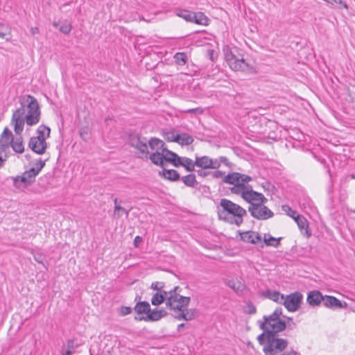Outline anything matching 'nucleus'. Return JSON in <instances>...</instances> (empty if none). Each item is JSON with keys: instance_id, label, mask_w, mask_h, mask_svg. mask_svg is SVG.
Listing matches in <instances>:
<instances>
[{"instance_id": "f257e3e1", "label": "nucleus", "mask_w": 355, "mask_h": 355, "mask_svg": "<svg viewBox=\"0 0 355 355\" xmlns=\"http://www.w3.org/2000/svg\"><path fill=\"white\" fill-rule=\"evenodd\" d=\"M251 180L250 176L237 172L228 173L223 178L224 183L232 185L230 188L232 193L240 195L244 200H252L253 196H259L258 192L253 191L252 187L248 184Z\"/></svg>"}, {"instance_id": "f03ea898", "label": "nucleus", "mask_w": 355, "mask_h": 355, "mask_svg": "<svg viewBox=\"0 0 355 355\" xmlns=\"http://www.w3.org/2000/svg\"><path fill=\"white\" fill-rule=\"evenodd\" d=\"M261 334L257 337L265 355H300L295 350L284 352L288 345V340L278 337V334Z\"/></svg>"}, {"instance_id": "7ed1b4c3", "label": "nucleus", "mask_w": 355, "mask_h": 355, "mask_svg": "<svg viewBox=\"0 0 355 355\" xmlns=\"http://www.w3.org/2000/svg\"><path fill=\"white\" fill-rule=\"evenodd\" d=\"M220 207L221 209L218 211L220 220L238 227L243 223L247 211L242 207L226 198L220 200Z\"/></svg>"}, {"instance_id": "20e7f679", "label": "nucleus", "mask_w": 355, "mask_h": 355, "mask_svg": "<svg viewBox=\"0 0 355 355\" xmlns=\"http://www.w3.org/2000/svg\"><path fill=\"white\" fill-rule=\"evenodd\" d=\"M282 309H276L270 315H264L263 321H259V328L263 330L262 334L276 335L283 331L286 327V322L283 320Z\"/></svg>"}, {"instance_id": "39448f33", "label": "nucleus", "mask_w": 355, "mask_h": 355, "mask_svg": "<svg viewBox=\"0 0 355 355\" xmlns=\"http://www.w3.org/2000/svg\"><path fill=\"white\" fill-rule=\"evenodd\" d=\"M259 196L252 197L253 199L245 200L250 203L248 211L251 216L258 220H267L273 216V212L269 209L265 203L268 201L262 193H258Z\"/></svg>"}, {"instance_id": "423d86ee", "label": "nucleus", "mask_w": 355, "mask_h": 355, "mask_svg": "<svg viewBox=\"0 0 355 355\" xmlns=\"http://www.w3.org/2000/svg\"><path fill=\"white\" fill-rule=\"evenodd\" d=\"M19 103L21 107L15 110L12 113L11 121L16 122V125L19 126L22 123V115L26 112L40 106L37 100L31 95H24L19 98Z\"/></svg>"}, {"instance_id": "0eeeda50", "label": "nucleus", "mask_w": 355, "mask_h": 355, "mask_svg": "<svg viewBox=\"0 0 355 355\" xmlns=\"http://www.w3.org/2000/svg\"><path fill=\"white\" fill-rule=\"evenodd\" d=\"M50 132L49 127L44 125H40L37 130V136L30 139L29 148L37 154H44L47 148L46 139L49 137Z\"/></svg>"}, {"instance_id": "6e6552de", "label": "nucleus", "mask_w": 355, "mask_h": 355, "mask_svg": "<svg viewBox=\"0 0 355 355\" xmlns=\"http://www.w3.org/2000/svg\"><path fill=\"white\" fill-rule=\"evenodd\" d=\"M180 287L175 286L168 291V296L166 299V305L175 313L181 311L182 309L187 308L190 303L191 298L184 297L180 294Z\"/></svg>"}, {"instance_id": "1a4fd4ad", "label": "nucleus", "mask_w": 355, "mask_h": 355, "mask_svg": "<svg viewBox=\"0 0 355 355\" xmlns=\"http://www.w3.org/2000/svg\"><path fill=\"white\" fill-rule=\"evenodd\" d=\"M22 116V123L19 128L16 125V122H10L15 134L19 136L22 133L25 123L28 126H33L39 123L41 118L40 107H35L34 110H30Z\"/></svg>"}, {"instance_id": "9d476101", "label": "nucleus", "mask_w": 355, "mask_h": 355, "mask_svg": "<svg viewBox=\"0 0 355 355\" xmlns=\"http://www.w3.org/2000/svg\"><path fill=\"white\" fill-rule=\"evenodd\" d=\"M225 60L230 67L236 71L254 73L252 66L249 64L243 58H238L232 51H227L225 54Z\"/></svg>"}, {"instance_id": "9b49d317", "label": "nucleus", "mask_w": 355, "mask_h": 355, "mask_svg": "<svg viewBox=\"0 0 355 355\" xmlns=\"http://www.w3.org/2000/svg\"><path fill=\"white\" fill-rule=\"evenodd\" d=\"M302 299V294L297 291L284 296L282 304L288 311L295 312L300 307Z\"/></svg>"}, {"instance_id": "f8f14e48", "label": "nucleus", "mask_w": 355, "mask_h": 355, "mask_svg": "<svg viewBox=\"0 0 355 355\" xmlns=\"http://www.w3.org/2000/svg\"><path fill=\"white\" fill-rule=\"evenodd\" d=\"M46 161V159L42 160L41 159L37 160V162L34 164L33 167L23 173L24 175L26 177L30 185L32 184L33 182H34L36 176L39 174V173L45 166Z\"/></svg>"}, {"instance_id": "ddd939ff", "label": "nucleus", "mask_w": 355, "mask_h": 355, "mask_svg": "<svg viewBox=\"0 0 355 355\" xmlns=\"http://www.w3.org/2000/svg\"><path fill=\"white\" fill-rule=\"evenodd\" d=\"M196 166L203 169H217L220 167V162L217 159H211L208 156L196 157Z\"/></svg>"}, {"instance_id": "4468645a", "label": "nucleus", "mask_w": 355, "mask_h": 355, "mask_svg": "<svg viewBox=\"0 0 355 355\" xmlns=\"http://www.w3.org/2000/svg\"><path fill=\"white\" fill-rule=\"evenodd\" d=\"M167 315V312L164 309H150V311L147 315L142 316V317H135V320H144L146 322H154L157 321L162 319V318L165 317Z\"/></svg>"}, {"instance_id": "2eb2a0df", "label": "nucleus", "mask_w": 355, "mask_h": 355, "mask_svg": "<svg viewBox=\"0 0 355 355\" xmlns=\"http://www.w3.org/2000/svg\"><path fill=\"white\" fill-rule=\"evenodd\" d=\"M241 240L244 242L257 244L261 241V235L254 231L239 232Z\"/></svg>"}, {"instance_id": "dca6fc26", "label": "nucleus", "mask_w": 355, "mask_h": 355, "mask_svg": "<svg viewBox=\"0 0 355 355\" xmlns=\"http://www.w3.org/2000/svg\"><path fill=\"white\" fill-rule=\"evenodd\" d=\"M322 304L325 307L329 309H342L346 308L347 306L346 302L342 303L336 297L330 295L323 296Z\"/></svg>"}, {"instance_id": "f3484780", "label": "nucleus", "mask_w": 355, "mask_h": 355, "mask_svg": "<svg viewBox=\"0 0 355 355\" xmlns=\"http://www.w3.org/2000/svg\"><path fill=\"white\" fill-rule=\"evenodd\" d=\"M294 220L297 223L302 234L305 236L306 238L310 237L311 233L309 228V223L307 220L302 215H297Z\"/></svg>"}, {"instance_id": "a211bd4d", "label": "nucleus", "mask_w": 355, "mask_h": 355, "mask_svg": "<svg viewBox=\"0 0 355 355\" xmlns=\"http://www.w3.org/2000/svg\"><path fill=\"white\" fill-rule=\"evenodd\" d=\"M130 144L132 147L138 150L142 155L145 156L148 155V151L146 142L143 141L140 137H132L130 140Z\"/></svg>"}, {"instance_id": "6ab92c4d", "label": "nucleus", "mask_w": 355, "mask_h": 355, "mask_svg": "<svg viewBox=\"0 0 355 355\" xmlns=\"http://www.w3.org/2000/svg\"><path fill=\"white\" fill-rule=\"evenodd\" d=\"M323 295L318 291H310L307 295V303L311 306H315L322 303Z\"/></svg>"}, {"instance_id": "aec40b11", "label": "nucleus", "mask_w": 355, "mask_h": 355, "mask_svg": "<svg viewBox=\"0 0 355 355\" xmlns=\"http://www.w3.org/2000/svg\"><path fill=\"white\" fill-rule=\"evenodd\" d=\"M196 314V311L193 309H188L187 308L182 309L181 311L175 314L174 317L178 320H184L189 321L193 320Z\"/></svg>"}, {"instance_id": "412c9836", "label": "nucleus", "mask_w": 355, "mask_h": 355, "mask_svg": "<svg viewBox=\"0 0 355 355\" xmlns=\"http://www.w3.org/2000/svg\"><path fill=\"white\" fill-rule=\"evenodd\" d=\"M182 166L188 171H193L195 170L196 160L193 162L191 159L188 157H179L178 162L175 164V166Z\"/></svg>"}, {"instance_id": "4be33fe9", "label": "nucleus", "mask_w": 355, "mask_h": 355, "mask_svg": "<svg viewBox=\"0 0 355 355\" xmlns=\"http://www.w3.org/2000/svg\"><path fill=\"white\" fill-rule=\"evenodd\" d=\"M263 295L266 297L279 304H282L284 300V295L276 291L266 290L263 293Z\"/></svg>"}, {"instance_id": "5701e85b", "label": "nucleus", "mask_w": 355, "mask_h": 355, "mask_svg": "<svg viewBox=\"0 0 355 355\" xmlns=\"http://www.w3.org/2000/svg\"><path fill=\"white\" fill-rule=\"evenodd\" d=\"M168 296V292L167 291H159L155 293L151 299V303L153 305L158 306L162 304L164 301L166 302V299Z\"/></svg>"}, {"instance_id": "b1692460", "label": "nucleus", "mask_w": 355, "mask_h": 355, "mask_svg": "<svg viewBox=\"0 0 355 355\" xmlns=\"http://www.w3.org/2000/svg\"><path fill=\"white\" fill-rule=\"evenodd\" d=\"M13 138L14 137L12 132L8 128H5L0 135V144L10 147Z\"/></svg>"}, {"instance_id": "393cba45", "label": "nucleus", "mask_w": 355, "mask_h": 355, "mask_svg": "<svg viewBox=\"0 0 355 355\" xmlns=\"http://www.w3.org/2000/svg\"><path fill=\"white\" fill-rule=\"evenodd\" d=\"M176 140V142L180 145H190L193 141V138L192 136L189 135L187 133H180L178 134L176 138L173 139Z\"/></svg>"}, {"instance_id": "a878e982", "label": "nucleus", "mask_w": 355, "mask_h": 355, "mask_svg": "<svg viewBox=\"0 0 355 355\" xmlns=\"http://www.w3.org/2000/svg\"><path fill=\"white\" fill-rule=\"evenodd\" d=\"M13 186L19 189L22 188H26L30 185L29 182L26 180V177L22 173L21 175H18L12 178Z\"/></svg>"}, {"instance_id": "bb28decb", "label": "nucleus", "mask_w": 355, "mask_h": 355, "mask_svg": "<svg viewBox=\"0 0 355 355\" xmlns=\"http://www.w3.org/2000/svg\"><path fill=\"white\" fill-rule=\"evenodd\" d=\"M192 22L199 25L207 26L209 24V19L201 12H193Z\"/></svg>"}, {"instance_id": "cd10ccee", "label": "nucleus", "mask_w": 355, "mask_h": 355, "mask_svg": "<svg viewBox=\"0 0 355 355\" xmlns=\"http://www.w3.org/2000/svg\"><path fill=\"white\" fill-rule=\"evenodd\" d=\"M227 285L238 294L243 293L245 290V285L238 280H230Z\"/></svg>"}, {"instance_id": "c85d7f7f", "label": "nucleus", "mask_w": 355, "mask_h": 355, "mask_svg": "<svg viewBox=\"0 0 355 355\" xmlns=\"http://www.w3.org/2000/svg\"><path fill=\"white\" fill-rule=\"evenodd\" d=\"M162 157L164 160L171 162L174 166L176 162H178V159L180 157L175 153L166 149L164 148L162 151Z\"/></svg>"}, {"instance_id": "c756f323", "label": "nucleus", "mask_w": 355, "mask_h": 355, "mask_svg": "<svg viewBox=\"0 0 355 355\" xmlns=\"http://www.w3.org/2000/svg\"><path fill=\"white\" fill-rule=\"evenodd\" d=\"M149 146L153 151L162 152V150L164 148V143L161 139L157 138H152L149 141Z\"/></svg>"}, {"instance_id": "7c9ffc66", "label": "nucleus", "mask_w": 355, "mask_h": 355, "mask_svg": "<svg viewBox=\"0 0 355 355\" xmlns=\"http://www.w3.org/2000/svg\"><path fill=\"white\" fill-rule=\"evenodd\" d=\"M134 309L138 314H145L147 315L150 311V306L148 302H140L137 303Z\"/></svg>"}, {"instance_id": "2f4dec72", "label": "nucleus", "mask_w": 355, "mask_h": 355, "mask_svg": "<svg viewBox=\"0 0 355 355\" xmlns=\"http://www.w3.org/2000/svg\"><path fill=\"white\" fill-rule=\"evenodd\" d=\"M10 146L17 153H22L24 151V146L21 137H17L15 139L13 138Z\"/></svg>"}, {"instance_id": "473e14b6", "label": "nucleus", "mask_w": 355, "mask_h": 355, "mask_svg": "<svg viewBox=\"0 0 355 355\" xmlns=\"http://www.w3.org/2000/svg\"><path fill=\"white\" fill-rule=\"evenodd\" d=\"M114 209L113 214V218L115 219H119L123 214H125L128 216L129 211L126 210L125 208L122 207L119 205L117 204V198L114 200Z\"/></svg>"}, {"instance_id": "72a5a7b5", "label": "nucleus", "mask_w": 355, "mask_h": 355, "mask_svg": "<svg viewBox=\"0 0 355 355\" xmlns=\"http://www.w3.org/2000/svg\"><path fill=\"white\" fill-rule=\"evenodd\" d=\"M152 162L157 166H162L164 163V159L162 152H154L150 156Z\"/></svg>"}, {"instance_id": "f704fd0d", "label": "nucleus", "mask_w": 355, "mask_h": 355, "mask_svg": "<svg viewBox=\"0 0 355 355\" xmlns=\"http://www.w3.org/2000/svg\"><path fill=\"white\" fill-rule=\"evenodd\" d=\"M163 176L170 180H177L180 178L179 173L175 170H164L162 171Z\"/></svg>"}, {"instance_id": "c9c22d12", "label": "nucleus", "mask_w": 355, "mask_h": 355, "mask_svg": "<svg viewBox=\"0 0 355 355\" xmlns=\"http://www.w3.org/2000/svg\"><path fill=\"white\" fill-rule=\"evenodd\" d=\"M187 55L185 53L179 52L174 55L175 62L180 66L184 65L187 62Z\"/></svg>"}, {"instance_id": "e433bc0d", "label": "nucleus", "mask_w": 355, "mask_h": 355, "mask_svg": "<svg viewBox=\"0 0 355 355\" xmlns=\"http://www.w3.org/2000/svg\"><path fill=\"white\" fill-rule=\"evenodd\" d=\"M9 146L0 144V167L3 165L8 157Z\"/></svg>"}, {"instance_id": "4c0bfd02", "label": "nucleus", "mask_w": 355, "mask_h": 355, "mask_svg": "<svg viewBox=\"0 0 355 355\" xmlns=\"http://www.w3.org/2000/svg\"><path fill=\"white\" fill-rule=\"evenodd\" d=\"M182 181L188 187H194L197 183L196 176L193 174H189L182 178Z\"/></svg>"}, {"instance_id": "58836bf2", "label": "nucleus", "mask_w": 355, "mask_h": 355, "mask_svg": "<svg viewBox=\"0 0 355 355\" xmlns=\"http://www.w3.org/2000/svg\"><path fill=\"white\" fill-rule=\"evenodd\" d=\"M279 239H275L271 236H267L265 234L263 241L266 245L277 247L279 245Z\"/></svg>"}, {"instance_id": "ea45409f", "label": "nucleus", "mask_w": 355, "mask_h": 355, "mask_svg": "<svg viewBox=\"0 0 355 355\" xmlns=\"http://www.w3.org/2000/svg\"><path fill=\"white\" fill-rule=\"evenodd\" d=\"M7 35H10V28L5 26L4 24L0 23V38H6V41L10 40L9 38L6 37Z\"/></svg>"}, {"instance_id": "a19ab883", "label": "nucleus", "mask_w": 355, "mask_h": 355, "mask_svg": "<svg viewBox=\"0 0 355 355\" xmlns=\"http://www.w3.org/2000/svg\"><path fill=\"white\" fill-rule=\"evenodd\" d=\"M177 15L187 21L192 22L193 12L189 10H181L177 13Z\"/></svg>"}, {"instance_id": "79ce46f5", "label": "nucleus", "mask_w": 355, "mask_h": 355, "mask_svg": "<svg viewBox=\"0 0 355 355\" xmlns=\"http://www.w3.org/2000/svg\"><path fill=\"white\" fill-rule=\"evenodd\" d=\"M91 132L88 128H82L80 130V136L83 140L87 141L90 139Z\"/></svg>"}, {"instance_id": "37998d69", "label": "nucleus", "mask_w": 355, "mask_h": 355, "mask_svg": "<svg viewBox=\"0 0 355 355\" xmlns=\"http://www.w3.org/2000/svg\"><path fill=\"white\" fill-rule=\"evenodd\" d=\"M257 311L255 306L250 302L246 303L244 307V312L248 314H254Z\"/></svg>"}, {"instance_id": "c03bdc74", "label": "nucleus", "mask_w": 355, "mask_h": 355, "mask_svg": "<svg viewBox=\"0 0 355 355\" xmlns=\"http://www.w3.org/2000/svg\"><path fill=\"white\" fill-rule=\"evenodd\" d=\"M282 208L284 211H285L290 217L293 218L294 220L296 216L298 215L295 211L293 210L288 205H283Z\"/></svg>"}, {"instance_id": "a18cd8bd", "label": "nucleus", "mask_w": 355, "mask_h": 355, "mask_svg": "<svg viewBox=\"0 0 355 355\" xmlns=\"http://www.w3.org/2000/svg\"><path fill=\"white\" fill-rule=\"evenodd\" d=\"M71 28L72 26L71 24L66 22L61 25L60 27V31L64 34H68L70 33Z\"/></svg>"}, {"instance_id": "49530a36", "label": "nucleus", "mask_w": 355, "mask_h": 355, "mask_svg": "<svg viewBox=\"0 0 355 355\" xmlns=\"http://www.w3.org/2000/svg\"><path fill=\"white\" fill-rule=\"evenodd\" d=\"M162 287H163V284L162 282H155L152 283V284H151V288L153 290L157 291V292L164 291L163 290H162Z\"/></svg>"}, {"instance_id": "de8ad7c7", "label": "nucleus", "mask_w": 355, "mask_h": 355, "mask_svg": "<svg viewBox=\"0 0 355 355\" xmlns=\"http://www.w3.org/2000/svg\"><path fill=\"white\" fill-rule=\"evenodd\" d=\"M132 311V309L131 308L128 307V306H122L121 309H120V311H119V313L121 315H127L128 314H130Z\"/></svg>"}, {"instance_id": "09e8293b", "label": "nucleus", "mask_w": 355, "mask_h": 355, "mask_svg": "<svg viewBox=\"0 0 355 355\" xmlns=\"http://www.w3.org/2000/svg\"><path fill=\"white\" fill-rule=\"evenodd\" d=\"M211 174L214 178H220L225 176V173L221 171H215L211 172Z\"/></svg>"}, {"instance_id": "8fccbe9b", "label": "nucleus", "mask_w": 355, "mask_h": 355, "mask_svg": "<svg viewBox=\"0 0 355 355\" xmlns=\"http://www.w3.org/2000/svg\"><path fill=\"white\" fill-rule=\"evenodd\" d=\"M185 112L187 113L202 114L203 111L200 107H197L194 109H189Z\"/></svg>"}, {"instance_id": "3c124183", "label": "nucleus", "mask_w": 355, "mask_h": 355, "mask_svg": "<svg viewBox=\"0 0 355 355\" xmlns=\"http://www.w3.org/2000/svg\"><path fill=\"white\" fill-rule=\"evenodd\" d=\"M220 162V164L221 163L225 164L226 166H229L230 165V162L228 161L227 158L225 157H220L219 159H217Z\"/></svg>"}, {"instance_id": "603ef678", "label": "nucleus", "mask_w": 355, "mask_h": 355, "mask_svg": "<svg viewBox=\"0 0 355 355\" xmlns=\"http://www.w3.org/2000/svg\"><path fill=\"white\" fill-rule=\"evenodd\" d=\"M178 134L175 133V132H171V133H169L168 135L167 136V139L170 141H174V142H176V140L173 139L174 138L175 139L176 138V136H177Z\"/></svg>"}, {"instance_id": "864d4df0", "label": "nucleus", "mask_w": 355, "mask_h": 355, "mask_svg": "<svg viewBox=\"0 0 355 355\" xmlns=\"http://www.w3.org/2000/svg\"><path fill=\"white\" fill-rule=\"evenodd\" d=\"M141 241H142L141 237L139 236H137L134 240L135 245L137 247L138 245V244L141 242Z\"/></svg>"}, {"instance_id": "5fc2aeb1", "label": "nucleus", "mask_w": 355, "mask_h": 355, "mask_svg": "<svg viewBox=\"0 0 355 355\" xmlns=\"http://www.w3.org/2000/svg\"><path fill=\"white\" fill-rule=\"evenodd\" d=\"M197 173H198V175L202 176V177H205L208 174L207 172L204 171L202 169L198 170Z\"/></svg>"}, {"instance_id": "6e6d98bb", "label": "nucleus", "mask_w": 355, "mask_h": 355, "mask_svg": "<svg viewBox=\"0 0 355 355\" xmlns=\"http://www.w3.org/2000/svg\"><path fill=\"white\" fill-rule=\"evenodd\" d=\"M31 31L32 34L35 35L39 33V29L37 27L31 28Z\"/></svg>"}, {"instance_id": "4d7b16f0", "label": "nucleus", "mask_w": 355, "mask_h": 355, "mask_svg": "<svg viewBox=\"0 0 355 355\" xmlns=\"http://www.w3.org/2000/svg\"><path fill=\"white\" fill-rule=\"evenodd\" d=\"M184 327V323H182V324H179L178 326V331H180L182 328H183Z\"/></svg>"}, {"instance_id": "13d9d810", "label": "nucleus", "mask_w": 355, "mask_h": 355, "mask_svg": "<svg viewBox=\"0 0 355 355\" xmlns=\"http://www.w3.org/2000/svg\"><path fill=\"white\" fill-rule=\"evenodd\" d=\"M34 259H35V260L36 261H37L38 263H42V261L41 260H40V259H39V258H38L37 257L35 256Z\"/></svg>"}, {"instance_id": "bf43d9fd", "label": "nucleus", "mask_w": 355, "mask_h": 355, "mask_svg": "<svg viewBox=\"0 0 355 355\" xmlns=\"http://www.w3.org/2000/svg\"><path fill=\"white\" fill-rule=\"evenodd\" d=\"M71 352L70 350H67L64 354H63L62 355H71Z\"/></svg>"}, {"instance_id": "052dcab7", "label": "nucleus", "mask_w": 355, "mask_h": 355, "mask_svg": "<svg viewBox=\"0 0 355 355\" xmlns=\"http://www.w3.org/2000/svg\"><path fill=\"white\" fill-rule=\"evenodd\" d=\"M287 320H288V324H289L290 322L293 323V321H292V319L291 318H287Z\"/></svg>"}, {"instance_id": "680f3d73", "label": "nucleus", "mask_w": 355, "mask_h": 355, "mask_svg": "<svg viewBox=\"0 0 355 355\" xmlns=\"http://www.w3.org/2000/svg\"><path fill=\"white\" fill-rule=\"evenodd\" d=\"M53 26H58V24H57L56 22H54V23H53Z\"/></svg>"}, {"instance_id": "e2e57ef3", "label": "nucleus", "mask_w": 355, "mask_h": 355, "mask_svg": "<svg viewBox=\"0 0 355 355\" xmlns=\"http://www.w3.org/2000/svg\"><path fill=\"white\" fill-rule=\"evenodd\" d=\"M352 178L355 179V175H352Z\"/></svg>"}, {"instance_id": "0e129e2a", "label": "nucleus", "mask_w": 355, "mask_h": 355, "mask_svg": "<svg viewBox=\"0 0 355 355\" xmlns=\"http://www.w3.org/2000/svg\"><path fill=\"white\" fill-rule=\"evenodd\" d=\"M91 355H92V354H91Z\"/></svg>"}]
</instances>
